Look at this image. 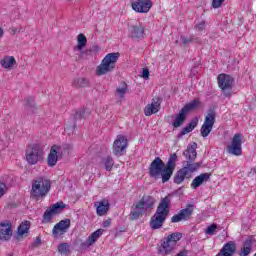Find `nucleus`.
Instances as JSON below:
<instances>
[{
    "instance_id": "obj_1",
    "label": "nucleus",
    "mask_w": 256,
    "mask_h": 256,
    "mask_svg": "<svg viewBox=\"0 0 256 256\" xmlns=\"http://www.w3.org/2000/svg\"><path fill=\"white\" fill-rule=\"evenodd\" d=\"M176 163L177 154L175 153L170 155L166 166L161 158L156 157L150 164L149 175L150 177H154V179L162 177V183H167L171 179L173 171H175Z\"/></svg>"
},
{
    "instance_id": "obj_2",
    "label": "nucleus",
    "mask_w": 256,
    "mask_h": 256,
    "mask_svg": "<svg viewBox=\"0 0 256 256\" xmlns=\"http://www.w3.org/2000/svg\"><path fill=\"white\" fill-rule=\"evenodd\" d=\"M170 209L171 198H169V196H166L160 200L156 213L151 218L150 227H152V229H161V227H163V223H165V220L169 215Z\"/></svg>"
},
{
    "instance_id": "obj_3",
    "label": "nucleus",
    "mask_w": 256,
    "mask_h": 256,
    "mask_svg": "<svg viewBox=\"0 0 256 256\" xmlns=\"http://www.w3.org/2000/svg\"><path fill=\"white\" fill-rule=\"evenodd\" d=\"M51 191V180L43 177L36 178L32 181L30 195L36 201L45 199Z\"/></svg>"
},
{
    "instance_id": "obj_4",
    "label": "nucleus",
    "mask_w": 256,
    "mask_h": 256,
    "mask_svg": "<svg viewBox=\"0 0 256 256\" xmlns=\"http://www.w3.org/2000/svg\"><path fill=\"white\" fill-rule=\"evenodd\" d=\"M182 238L183 234L181 232H174L164 237L158 247V253H160V255H171V253L175 251L177 243H179Z\"/></svg>"
},
{
    "instance_id": "obj_5",
    "label": "nucleus",
    "mask_w": 256,
    "mask_h": 256,
    "mask_svg": "<svg viewBox=\"0 0 256 256\" xmlns=\"http://www.w3.org/2000/svg\"><path fill=\"white\" fill-rule=\"evenodd\" d=\"M119 57L121 54L119 52L108 53L101 61L100 65L96 67V75L101 77L103 75H107V73H111L115 70V65H117V61H119Z\"/></svg>"
},
{
    "instance_id": "obj_6",
    "label": "nucleus",
    "mask_w": 256,
    "mask_h": 256,
    "mask_svg": "<svg viewBox=\"0 0 256 256\" xmlns=\"http://www.w3.org/2000/svg\"><path fill=\"white\" fill-rule=\"evenodd\" d=\"M155 205V198L151 196H143L142 199L134 203V207L130 213V219L135 221L138 217H141L143 213L147 212V209H151Z\"/></svg>"
},
{
    "instance_id": "obj_7",
    "label": "nucleus",
    "mask_w": 256,
    "mask_h": 256,
    "mask_svg": "<svg viewBox=\"0 0 256 256\" xmlns=\"http://www.w3.org/2000/svg\"><path fill=\"white\" fill-rule=\"evenodd\" d=\"M25 157L28 165H37V163H41L45 157L43 146L37 143L28 145Z\"/></svg>"
},
{
    "instance_id": "obj_8",
    "label": "nucleus",
    "mask_w": 256,
    "mask_h": 256,
    "mask_svg": "<svg viewBox=\"0 0 256 256\" xmlns=\"http://www.w3.org/2000/svg\"><path fill=\"white\" fill-rule=\"evenodd\" d=\"M69 149H71V146L69 145H53L47 156L48 167H55L59 160L63 159V155L69 153Z\"/></svg>"
},
{
    "instance_id": "obj_9",
    "label": "nucleus",
    "mask_w": 256,
    "mask_h": 256,
    "mask_svg": "<svg viewBox=\"0 0 256 256\" xmlns=\"http://www.w3.org/2000/svg\"><path fill=\"white\" fill-rule=\"evenodd\" d=\"M243 134L237 133L233 136L231 143L227 146V153L239 157L243 155Z\"/></svg>"
},
{
    "instance_id": "obj_10",
    "label": "nucleus",
    "mask_w": 256,
    "mask_h": 256,
    "mask_svg": "<svg viewBox=\"0 0 256 256\" xmlns=\"http://www.w3.org/2000/svg\"><path fill=\"white\" fill-rule=\"evenodd\" d=\"M127 147H129V140L125 136L120 134L114 140L112 146L113 154L116 157H123V155H125V152L127 151Z\"/></svg>"
},
{
    "instance_id": "obj_11",
    "label": "nucleus",
    "mask_w": 256,
    "mask_h": 256,
    "mask_svg": "<svg viewBox=\"0 0 256 256\" xmlns=\"http://www.w3.org/2000/svg\"><path fill=\"white\" fill-rule=\"evenodd\" d=\"M234 81L233 77L227 74L218 75V87L223 91L225 97H231Z\"/></svg>"
},
{
    "instance_id": "obj_12",
    "label": "nucleus",
    "mask_w": 256,
    "mask_h": 256,
    "mask_svg": "<svg viewBox=\"0 0 256 256\" xmlns=\"http://www.w3.org/2000/svg\"><path fill=\"white\" fill-rule=\"evenodd\" d=\"M213 125H215V111L209 110L200 129L202 137H209V134L213 131Z\"/></svg>"
},
{
    "instance_id": "obj_13",
    "label": "nucleus",
    "mask_w": 256,
    "mask_h": 256,
    "mask_svg": "<svg viewBox=\"0 0 256 256\" xmlns=\"http://www.w3.org/2000/svg\"><path fill=\"white\" fill-rule=\"evenodd\" d=\"M131 7L135 13H149L153 2L151 0H136L132 2Z\"/></svg>"
},
{
    "instance_id": "obj_14",
    "label": "nucleus",
    "mask_w": 256,
    "mask_h": 256,
    "mask_svg": "<svg viewBox=\"0 0 256 256\" xmlns=\"http://www.w3.org/2000/svg\"><path fill=\"white\" fill-rule=\"evenodd\" d=\"M13 225L11 221L5 220L0 222V241H10L13 237Z\"/></svg>"
},
{
    "instance_id": "obj_15",
    "label": "nucleus",
    "mask_w": 256,
    "mask_h": 256,
    "mask_svg": "<svg viewBox=\"0 0 256 256\" xmlns=\"http://www.w3.org/2000/svg\"><path fill=\"white\" fill-rule=\"evenodd\" d=\"M160 109H161V99L153 98L152 102L145 106L144 115H146V117H151V115H155V113H159Z\"/></svg>"
},
{
    "instance_id": "obj_16",
    "label": "nucleus",
    "mask_w": 256,
    "mask_h": 256,
    "mask_svg": "<svg viewBox=\"0 0 256 256\" xmlns=\"http://www.w3.org/2000/svg\"><path fill=\"white\" fill-rule=\"evenodd\" d=\"M94 207L96 208V215H98V217H103L107 213H109L111 204H109V200L104 198L102 200L95 202Z\"/></svg>"
},
{
    "instance_id": "obj_17",
    "label": "nucleus",
    "mask_w": 256,
    "mask_h": 256,
    "mask_svg": "<svg viewBox=\"0 0 256 256\" xmlns=\"http://www.w3.org/2000/svg\"><path fill=\"white\" fill-rule=\"evenodd\" d=\"M0 65L4 71H13L17 67V59L11 55H5L0 60Z\"/></svg>"
},
{
    "instance_id": "obj_18",
    "label": "nucleus",
    "mask_w": 256,
    "mask_h": 256,
    "mask_svg": "<svg viewBox=\"0 0 256 256\" xmlns=\"http://www.w3.org/2000/svg\"><path fill=\"white\" fill-rule=\"evenodd\" d=\"M69 227H71V220H62L54 226L53 235H55V237L64 235V233H67V229H69Z\"/></svg>"
},
{
    "instance_id": "obj_19",
    "label": "nucleus",
    "mask_w": 256,
    "mask_h": 256,
    "mask_svg": "<svg viewBox=\"0 0 256 256\" xmlns=\"http://www.w3.org/2000/svg\"><path fill=\"white\" fill-rule=\"evenodd\" d=\"M235 251H237V245L234 241H229L223 245L216 256H233L235 255Z\"/></svg>"
},
{
    "instance_id": "obj_20",
    "label": "nucleus",
    "mask_w": 256,
    "mask_h": 256,
    "mask_svg": "<svg viewBox=\"0 0 256 256\" xmlns=\"http://www.w3.org/2000/svg\"><path fill=\"white\" fill-rule=\"evenodd\" d=\"M193 211L191 208H185L180 210V212L171 218L172 223H179L180 221H187L191 217Z\"/></svg>"
},
{
    "instance_id": "obj_21",
    "label": "nucleus",
    "mask_w": 256,
    "mask_h": 256,
    "mask_svg": "<svg viewBox=\"0 0 256 256\" xmlns=\"http://www.w3.org/2000/svg\"><path fill=\"white\" fill-rule=\"evenodd\" d=\"M85 45H87V37L84 36V34H79L77 36V45L73 48L74 53L81 57L83 54V47H85Z\"/></svg>"
},
{
    "instance_id": "obj_22",
    "label": "nucleus",
    "mask_w": 256,
    "mask_h": 256,
    "mask_svg": "<svg viewBox=\"0 0 256 256\" xmlns=\"http://www.w3.org/2000/svg\"><path fill=\"white\" fill-rule=\"evenodd\" d=\"M209 179H211V174L209 173L200 174L199 176L195 177V179L192 181L191 187L193 189H197L198 187H201L203 183H207Z\"/></svg>"
},
{
    "instance_id": "obj_23",
    "label": "nucleus",
    "mask_w": 256,
    "mask_h": 256,
    "mask_svg": "<svg viewBox=\"0 0 256 256\" xmlns=\"http://www.w3.org/2000/svg\"><path fill=\"white\" fill-rule=\"evenodd\" d=\"M183 155L186 157V159L195 161V158L197 157V143L193 142L192 144L188 145Z\"/></svg>"
},
{
    "instance_id": "obj_24",
    "label": "nucleus",
    "mask_w": 256,
    "mask_h": 256,
    "mask_svg": "<svg viewBox=\"0 0 256 256\" xmlns=\"http://www.w3.org/2000/svg\"><path fill=\"white\" fill-rule=\"evenodd\" d=\"M130 35L132 39H143L145 37V28L141 25L132 26L130 28Z\"/></svg>"
},
{
    "instance_id": "obj_25",
    "label": "nucleus",
    "mask_w": 256,
    "mask_h": 256,
    "mask_svg": "<svg viewBox=\"0 0 256 256\" xmlns=\"http://www.w3.org/2000/svg\"><path fill=\"white\" fill-rule=\"evenodd\" d=\"M199 107H201V100H199V98H196L194 100H192L191 102H189L188 104H186L182 110L189 115V113H191V111H197V109H199Z\"/></svg>"
},
{
    "instance_id": "obj_26",
    "label": "nucleus",
    "mask_w": 256,
    "mask_h": 256,
    "mask_svg": "<svg viewBox=\"0 0 256 256\" xmlns=\"http://www.w3.org/2000/svg\"><path fill=\"white\" fill-rule=\"evenodd\" d=\"M186 177H191V176L188 174L187 168L183 167L180 170H178V172L176 173L174 177V183H176V185H181V183L185 181Z\"/></svg>"
},
{
    "instance_id": "obj_27",
    "label": "nucleus",
    "mask_w": 256,
    "mask_h": 256,
    "mask_svg": "<svg viewBox=\"0 0 256 256\" xmlns=\"http://www.w3.org/2000/svg\"><path fill=\"white\" fill-rule=\"evenodd\" d=\"M101 235H103V229L96 230L88 237V239L83 243V245L85 247H91V245H93V243H95V241H97V239H99Z\"/></svg>"
},
{
    "instance_id": "obj_28",
    "label": "nucleus",
    "mask_w": 256,
    "mask_h": 256,
    "mask_svg": "<svg viewBox=\"0 0 256 256\" xmlns=\"http://www.w3.org/2000/svg\"><path fill=\"white\" fill-rule=\"evenodd\" d=\"M29 229H31V222L23 221L17 229V235H19V237H24V235H29Z\"/></svg>"
},
{
    "instance_id": "obj_29",
    "label": "nucleus",
    "mask_w": 256,
    "mask_h": 256,
    "mask_svg": "<svg viewBox=\"0 0 256 256\" xmlns=\"http://www.w3.org/2000/svg\"><path fill=\"white\" fill-rule=\"evenodd\" d=\"M251 249H253V240L248 238L244 241L243 248L240 250V256H247L251 253Z\"/></svg>"
},
{
    "instance_id": "obj_30",
    "label": "nucleus",
    "mask_w": 256,
    "mask_h": 256,
    "mask_svg": "<svg viewBox=\"0 0 256 256\" xmlns=\"http://www.w3.org/2000/svg\"><path fill=\"white\" fill-rule=\"evenodd\" d=\"M185 119H187V114L181 109L175 120L172 122V125L175 129L181 127L183 123H185Z\"/></svg>"
},
{
    "instance_id": "obj_31",
    "label": "nucleus",
    "mask_w": 256,
    "mask_h": 256,
    "mask_svg": "<svg viewBox=\"0 0 256 256\" xmlns=\"http://www.w3.org/2000/svg\"><path fill=\"white\" fill-rule=\"evenodd\" d=\"M127 91H128V88L126 83H122L120 86H118L115 92L117 99H119L120 101L125 99V95H127Z\"/></svg>"
},
{
    "instance_id": "obj_32",
    "label": "nucleus",
    "mask_w": 256,
    "mask_h": 256,
    "mask_svg": "<svg viewBox=\"0 0 256 256\" xmlns=\"http://www.w3.org/2000/svg\"><path fill=\"white\" fill-rule=\"evenodd\" d=\"M176 43H179V45H189V43H197V38L195 36H180V40H177Z\"/></svg>"
},
{
    "instance_id": "obj_33",
    "label": "nucleus",
    "mask_w": 256,
    "mask_h": 256,
    "mask_svg": "<svg viewBox=\"0 0 256 256\" xmlns=\"http://www.w3.org/2000/svg\"><path fill=\"white\" fill-rule=\"evenodd\" d=\"M197 123H199V119H192L191 122L182 129V135H187V133H191V131H193V129L197 127Z\"/></svg>"
},
{
    "instance_id": "obj_34",
    "label": "nucleus",
    "mask_w": 256,
    "mask_h": 256,
    "mask_svg": "<svg viewBox=\"0 0 256 256\" xmlns=\"http://www.w3.org/2000/svg\"><path fill=\"white\" fill-rule=\"evenodd\" d=\"M66 207L67 205H65L63 201H59L53 204L52 206H50V209L54 215H57V213H61V211H63V209H65Z\"/></svg>"
},
{
    "instance_id": "obj_35",
    "label": "nucleus",
    "mask_w": 256,
    "mask_h": 256,
    "mask_svg": "<svg viewBox=\"0 0 256 256\" xmlns=\"http://www.w3.org/2000/svg\"><path fill=\"white\" fill-rule=\"evenodd\" d=\"M102 163L107 171H111L113 169V165H115V161H113V157L111 156L103 158Z\"/></svg>"
},
{
    "instance_id": "obj_36",
    "label": "nucleus",
    "mask_w": 256,
    "mask_h": 256,
    "mask_svg": "<svg viewBox=\"0 0 256 256\" xmlns=\"http://www.w3.org/2000/svg\"><path fill=\"white\" fill-rule=\"evenodd\" d=\"M199 167H201V164L199 163L187 162V166H184V169H186L187 173L191 176V173H195V171L198 170Z\"/></svg>"
},
{
    "instance_id": "obj_37",
    "label": "nucleus",
    "mask_w": 256,
    "mask_h": 256,
    "mask_svg": "<svg viewBox=\"0 0 256 256\" xmlns=\"http://www.w3.org/2000/svg\"><path fill=\"white\" fill-rule=\"evenodd\" d=\"M89 85V80L87 78H76L73 81L74 87H87Z\"/></svg>"
},
{
    "instance_id": "obj_38",
    "label": "nucleus",
    "mask_w": 256,
    "mask_h": 256,
    "mask_svg": "<svg viewBox=\"0 0 256 256\" xmlns=\"http://www.w3.org/2000/svg\"><path fill=\"white\" fill-rule=\"evenodd\" d=\"M55 214L53 211L49 208L44 212L42 223H51V220L53 219V216Z\"/></svg>"
},
{
    "instance_id": "obj_39",
    "label": "nucleus",
    "mask_w": 256,
    "mask_h": 256,
    "mask_svg": "<svg viewBox=\"0 0 256 256\" xmlns=\"http://www.w3.org/2000/svg\"><path fill=\"white\" fill-rule=\"evenodd\" d=\"M71 249V246L68 243H61L58 246V251L61 255H67Z\"/></svg>"
},
{
    "instance_id": "obj_40",
    "label": "nucleus",
    "mask_w": 256,
    "mask_h": 256,
    "mask_svg": "<svg viewBox=\"0 0 256 256\" xmlns=\"http://www.w3.org/2000/svg\"><path fill=\"white\" fill-rule=\"evenodd\" d=\"M217 233V224H211L205 230L206 235H215Z\"/></svg>"
},
{
    "instance_id": "obj_41",
    "label": "nucleus",
    "mask_w": 256,
    "mask_h": 256,
    "mask_svg": "<svg viewBox=\"0 0 256 256\" xmlns=\"http://www.w3.org/2000/svg\"><path fill=\"white\" fill-rule=\"evenodd\" d=\"M224 1L225 0H212L213 9H219V7H222Z\"/></svg>"
},
{
    "instance_id": "obj_42",
    "label": "nucleus",
    "mask_w": 256,
    "mask_h": 256,
    "mask_svg": "<svg viewBox=\"0 0 256 256\" xmlns=\"http://www.w3.org/2000/svg\"><path fill=\"white\" fill-rule=\"evenodd\" d=\"M205 27H207V25L205 24V21H201L200 23L196 24L195 29L196 31H205Z\"/></svg>"
},
{
    "instance_id": "obj_43",
    "label": "nucleus",
    "mask_w": 256,
    "mask_h": 256,
    "mask_svg": "<svg viewBox=\"0 0 256 256\" xmlns=\"http://www.w3.org/2000/svg\"><path fill=\"white\" fill-rule=\"evenodd\" d=\"M7 193V184L0 182V199Z\"/></svg>"
},
{
    "instance_id": "obj_44",
    "label": "nucleus",
    "mask_w": 256,
    "mask_h": 256,
    "mask_svg": "<svg viewBox=\"0 0 256 256\" xmlns=\"http://www.w3.org/2000/svg\"><path fill=\"white\" fill-rule=\"evenodd\" d=\"M141 77L143 79H149V69L143 68L141 71Z\"/></svg>"
},
{
    "instance_id": "obj_45",
    "label": "nucleus",
    "mask_w": 256,
    "mask_h": 256,
    "mask_svg": "<svg viewBox=\"0 0 256 256\" xmlns=\"http://www.w3.org/2000/svg\"><path fill=\"white\" fill-rule=\"evenodd\" d=\"M188 255H189V251L183 249L178 254H176L175 256H188Z\"/></svg>"
},
{
    "instance_id": "obj_46",
    "label": "nucleus",
    "mask_w": 256,
    "mask_h": 256,
    "mask_svg": "<svg viewBox=\"0 0 256 256\" xmlns=\"http://www.w3.org/2000/svg\"><path fill=\"white\" fill-rule=\"evenodd\" d=\"M41 245V238L37 237L34 241V247H39Z\"/></svg>"
},
{
    "instance_id": "obj_47",
    "label": "nucleus",
    "mask_w": 256,
    "mask_h": 256,
    "mask_svg": "<svg viewBox=\"0 0 256 256\" xmlns=\"http://www.w3.org/2000/svg\"><path fill=\"white\" fill-rule=\"evenodd\" d=\"M4 35H5V30H3V27L0 25V40L3 39Z\"/></svg>"
},
{
    "instance_id": "obj_48",
    "label": "nucleus",
    "mask_w": 256,
    "mask_h": 256,
    "mask_svg": "<svg viewBox=\"0 0 256 256\" xmlns=\"http://www.w3.org/2000/svg\"><path fill=\"white\" fill-rule=\"evenodd\" d=\"M111 225V220H105L103 222V227H109Z\"/></svg>"
},
{
    "instance_id": "obj_49",
    "label": "nucleus",
    "mask_w": 256,
    "mask_h": 256,
    "mask_svg": "<svg viewBox=\"0 0 256 256\" xmlns=\"http://www.w3.org/2000/svg\"><path fill=\"white\" fill-rule=\"evenodd\" d=\"M80 115H81V117L85 118V114L84 113H81Z\"/></svg>"
},
{
    "instance_id": "obj_50",
    "label": "nucleus",
    "mask_w": 256,
    "mask_h": 256,
    "mask_svg": "<svg viewBox=\"0 0 256 256\" xmlns=\"http://www.w3.org/2000/svg\"><path fill=\"white\" fill-rule=\"evenodd\" d=\"M189 207H193V205H189Z\"/></svg>"
},
{
    "instance_id": "obj_51",
    "label": "nucleus",
    "mask_w": 256,
    "mask_h": 256,
    "mask_svg": "<svg viewBox=\"0 0 256 256\" xmlns=\"http://www.w3.org/2000/svg\"><path fill=\"white\" fill-rule=\"evenodd\" d=\"M67 1H73V0H67Z\"/></svg>"
}]
</instances>
